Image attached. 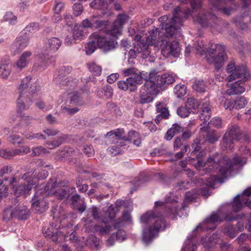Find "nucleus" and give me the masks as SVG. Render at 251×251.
<instances>
[{
  "label": "nucleus",
  "mask_w": 251,
  "mask_h": 251,
  "mask_svg": "<svg viewBox=\"0 0 251 251\" xmlns=\"http://www.w3.org/2000/svg\"><path fill=\"white\" fill-rule=\"evenodd\" d=\"M29 37L25 33H21V35L17 37L15 42L12 45V48L18 51L24 50L29 43Z\"/></svg>",
  "instance_id": "nucleus-22"
},
{
  "label": "nucleus",
  "mask_w": 251,
  "mask_h": 251,
  "mask_svg": "<svg viewBox=\"0 0 251 251\" xmlns=\"http://www.w3.org/2000/svg\"><path fill=\"white\" fill-rule=\"evenodd\" d=\"M156 111L159 113L158 114L155 119L156 124L159 123L162 119H167L169 118L170 114L168 109L164 106L160 102H158L156 104Z\"/></svg>",
  "instance_id": "nucleus-27"
},
{
  "label": "nucleus",
  "mask_w": 251,
  "mask_h": 251,
  "mask_svg": "<svg viewBox=\"0 0 251 251\" xmlns=\"http://www.w3.org/2000/svg\"><path fill=\"white\" fill-rule=\"evenodd\" d=\"M234 104L235 109H240L245 107L247 104V101L244 97L240 96L237 97L234 100Z\"/></svg>",
  "instance_id": "nucleus-47"
},
{
  "label": "nucleus",
  "mask_w": 251,
  "mask_h": 251,
  "mask_svg": "<svg viewBox=\"0 0 251 251\" xmlns=\"http://www.w3.org/2000/svg\"><path fill=\"white\" fill-rule=\"evenodd\" d=\"M128 19V16L126 14H119L117 19L114 21L116 24L119 25L123 28L124 25Z\"/></svg>",
  "instance_id": "nucleus-58"
},
{
  "label": "nucleus",
  "mask_w": 251,
  "mask_h": 251,
  "mask_svg": "<svg viewBox=\"0 0 251 251\" xmlns=\"http://www.w3.org/2000/svg\"><path fill=\"white\" fill-rule=\"evenodd\" d=\"M138 69L135 68H128L123 70V73L125 76H128L125 80L119 81L118 83V86L119 89L124 91L129 90L133 92V87L129 85L128 80L130 78H134L136 77Z\"/></svg>",
  "instance_id": "nucleus-14"
},
{
  "label": "nucleus",
  "mask_w": 251,
  "mask_h": 251,
  "mask_svg": "<svg viewBox=\"0 0 251 251\" xmlns=\"http://www.w3.org/2000/svg\"><path fill=\"white\" fill-rule=\"evenodd\" d=\"M240 195H238L234 199V201L232 203V207L234 211L236 212L239 211L243 206V203L240 198Z\"/></svg>",
  "instance_id": "nucleus-51"
},
{
  "label": "nucleus",
  "mask_w": 251,
  "mask_h": 251,
  "mask_svg": "<svg viewBox=\"0 0 251 251\" xmlns=\"http://www.w3.org/2000/svg\"><path fill=\"white\" fill-rule=\"evenodd\" d=\"M246 163V159L244 157L241 158L238 155H235L231 160L227 156L215 153L209 155L203 164L200 161H198L197 164L199 167L203 166L207 173L214 172L218 173L217 175H213L206 179L207 186L216 188L218 185L223 183L228 175L231 174L234 165L242 166Z\"/></svg>",
  "instance_id": "nucleus-1"
},
{
  "label": "nucleus",
  "mask_w": 251,
  "mask_h": 251,
  "mask_svg": "<svg viewBox=\"0 0 251 251\" xmlns=\"http://www.w3.org/2000/svg\"><path fill=\"white\" fill-rule=\"evenodd\" d=\"M72 205L74 209L82 213L86 210V204L84 199L81 198L79 195L75 194L72 196L70 199Z\"/></svg>",
  "instance_id": "nucleus-24"
},
{
  "label": "nucleus",
  "mask_w": 251,
  "mask_h": 251,
  "mask_svg": "<svg viewBox=\"0 0 251 251\" xmlns=\"http://www.w3.org/2000/svg\"><path fill=\"white\" fill-rule=\"evenodd\" d=\"M122 28L120 25L114 22L110 28L107 27L105 34L116 40V39L122 34Z\"/></svg>",
  "instance_id": "nucleus-29"
},
{
  "label": "nucleus",
  "mask_w": 251,
  "mask_h": 251,
  "mask_svg": "<svg viewBox=\"0 0 251 251\" xmlns=\"http://www.w3.org/2000/svg\"><path fill=\"white\" fill-rule=\"evenodd\" d=\"M95 41L97 42L98 48L104 52H108L115 49L118 46V43L113 38H109L105 34L99 32L94 33Z\"/></svg>",
  "instance_id": "nucleus-11"
},
{
  "label": "nucleus",
  "mask_w": 251,
  "mask_h": 251,
  "mask_svg": "<svg viewBox=\"0 0 251 251\" xmlns=\"http://www.w3.org/2000/svg\"><path fill=\"white\" fill-rule=\"evenodd\" d=\"M233 21L236 25H241L244 22L251 23V11H245L241 16L234 18Z\"/></svg>",
  "instance_id": "nucleus-35"
},
{
  "label": "nucleus",
  "mask_w": 251,
  "mask_h": 251,
  "mask_svg": "<svg viewBox=\"0 0 251 251\" xmlns=\"http://www.w3.org/2000/svg\"><path fill=\"white\" fill-rule=\"evenodd\" d=\"M193 89L198 93H203L205 91L206 85L202 80H196L192 85Z\"/></svg>",
  "instance_id": "nucleus-44"
},
{
  "label": "nucleus",
  "mask_w": 251,
  "mask_h": 251,
  "mask_svg": "<svg viewBox=\"0 0 251 251\" xmlns=\"http://www.w3.org/2000/svg\"><path fill=\"white\" fill-rule=\"evenodd\" d=\"M54 81L57 85L60 86L66 87V89L69 91L74 90L77 84V80L73 79L72 78H66L65 76H62L57 75L56 76L54 77Z\"/></svg>",
  "instance_id": "nucleus-20"
},
{
  "label": "nucleus",
  "mask_w": 251,
  "mask_h": 251,
  "mask_svg": "<svg viewBox=\"0 0 251 251\" xmlns=\"http://www.w3.org/2000/svg\"><path fill=\"white\" fill-rule=\"evenodd\" d=\"M87 66L89 71L93 75L100 76L101 75L102 68L100 66L98 65L94 62H91L87 64Z\"/></svg>",
  "instance_id": "nucleus-38"
},
{
  "label": "nucleus",
  "mask_w": 251,
  "mask_h": 251,
  "mask_svg": "<svg viewBox=\"0 0 251 251\" xmlns=\"http://www.w3.org/2000/svg\"><path fill=\"white\" fill-rule=\"evenodd\" d=\"M100 240L99 238L95 235H91L87 239L86 241V245L89 246L91 248L99 249L100 246Z\"/></svg>",
  "instance_id": "nucleus-39"
},
{
  "label": "nucleus",
  "mask_w": 251,
  "mask_h": 251,
  "mask_svg": "<svg viewBox=\"0 0 251 251\" xmlns=\"http://www.w3.org/2000/svg\"><path fill=\"white\" fill-rule=\"evenodd\" d=\"M226 72L230 74L227 77L228 82L239 79L238 81H247L250 77V74L244 66H235L234 63L231 62L226 66Z\"/></svg>",
  "instance_id": "nucleus-8"
},
{
  "label": "nucleus",
  "mask_w": 251,
  "mask_h": 251,
  "mask_svg": "<svg viewBox=\"0 0 251 251\" xmlns=\"http://www.w3.org/2000/svg\"><path fill=\"white\" fill-rule=\"evenodd\" d=\"M31 202L32 207L36 213H43L48 208L47 200L43 196H39L37 193L32 199Z\"/></svg>",
  "instance_id": "nucleus-17"
},
{
  "label": "nucleus",
  "mask_w": 251,
  "mask_h": 251,
  "mask_svg": "<svg viewBox=\"0 0 251 251\" xmlns=\"http://www.w3.org/2000/svg\"><path fill=\"white\" fill-rule=\"evenodd\" d=\"M208 14H199L197 17V22L202 26H206L208 25L209 19Z\"/></svg>",
  "instance_id": "nucleus-48"
},
{
  "label": "nucleus",
  "mask_w": 251,
  "mask_h": 251,
  "mask_svg": "<svg viewBox=\"0 0 251 251\" xmlns=\"http://www.w3.org/2000/svg\"><path fill=\"white\" fill-rule=\"evenodd\" d=\"M32 53L30 51L24 52L20 56L19 59L16 62L17 68L21 70L26 67L28 63V58L31 56Z\"/></svg>",
  "instance_id": "nucleus-31"
},
{
  "label": "nucleus",
  "mask_w": 251,
  "mask_h": 251,
  "mask_svg": "<svg viewBox=\"0 0 251 251\" xmlns=\"http://www.w3.org/2000/svg\"><path fill=\"white\" fill-rule=\"evenodd\" d=\"M15 218L20 220H25L30 216V213L27 207L24 205L14 208Z\"/></svg>",
  "instance_id": "nucleus-28"
},
{
  "label": "nucleus",
  "mask_w": 251,
  "mask_h": 251,
  "mask_svg": "<svg viewBox=\"0 0 251 251\" xmlns=\"http://www.w3.org/2000/svg\"><path fill=\"white\" fill-rule=\"evenodd\" d=\"M223 220L221 218L220 210L213 212L211 214L207 217L201 224H200L195 228V230L200 229L202 230H214L217 224L222 222Z\"/></svg>",
  "instance_id": "nucleus-13"
},
{
  "label": "nucleus",
  "mask_w": 251,
  "mask_h": 251,
  "mask_svg": "<svg viewBox=\"0 0 251 251\" xmlns=\"http://www.w3.org/2000/svg\"><path fill=\"white\" fill-rule=\"evenodd\" d=\"M222 231L225 235L228 236L230 238H234L238 234L237 229L231 224L225 225L222 228Z\"/></svg>",
  "instance_id": "nucleus-37"
},
{
  "label": "nucleus",
  "mask_w": 251,
  "mask_h": 251,
  "mask_svg": "<svg viewBox=\"0 0 251 251\" xmlns=\"http://www.w3.org/2000/svg\"><path fill=\"white\" fill-rule=\"evenodd\" d=\"M62 45V41L57 37H51L45 41L43 50L46 54L53 53L57 51Z\"/></svg>",
  "instance_id": "nucleus-19"
},
{
  "label": "nucleus",
  "mask_w": 251,
  "mask_h": 251,
  "mask_svg": "<svg viewBox=\"0 0 251 251\" xmlns=\"http://www.w3.org/2000/svg\"><path fill=\"white\" fill-rule=\"evenodd\" d=\"M72 36L76 39H82L83 36V31L80 27H75L74 29Z\"/></svg>",
  "instance_id": "nucleus-62"
},
{
  "label": "nucleus",
  "mask_w": 251,
  "mask_h": 251,
  "mask_svg": "<svg viewBox=\"0 0 251 251\" xmlns=\"http://www.w3.org/2000/svg\"><path fill=\"white\" fill-rule=\"evenodd\" d=\"M157 47H160L162 54L166 57L170 55L177 57L180 53L179 43L176 41L170 42L164 38H162L160 44L157 45Z\"/></svg>",
  "instance_id": "nucleus-10"
},
{
  "label": "nucleus",
  "mask_w": 251,
  "mask_h": 251,
  "mask_svg": "<svg viewBox=\"0 0 251 251\" xmlns=\"http://www.w3.org/2000/svg\"><path fill=\"white\" fill-rule=\"evenodd\" d=\"M95 37L94 33L90 36L91 41L89 42L85 47V51L87 55L93 53L98 47L97 42L95 41Z\"/></svg>",
  "instance_id": "nucleus-36"
},
{
  "label": "nucleus",
  "mask_w": 251,
  "mask_h": 251,
  "mask_svg": "<svg viewBox=\"0 0 251 251\" xmlns=\"http://www.w3.org/2000/svg\"><path fill=\"white\" fill-rule=\"evenodd\" d=\"M13 218H15L14 208L12 209L11 207L6 208L3 212L2 220L8 222Z\"/></svg>",
  "instance_id": "nucleus-45"
},
{
  "label": "nucleus",
  "mask_w": 251,
  "mask_h": 251,
  "mask_svg": "<svg viewBox=\"0 0 251 251\" xmlns=\"http://www.w3.org/2000/svg\"><path fill=\"white\" fill-rule=\"evenodd\" d=\"M85 104L84 100L80 93L74 92L66 100L65 105L61 106V110L67 114L72 115L78 111V106H82Z\"/></svg>",
  "instance_id": "nucleus-9"
},
{
  "label": "nucleus",
  "mask_w": 251,
  "mask_h": 251,
  "mask_svg": "<svg viewBox=\"0 0 251 251\" xmlns=\"http://www.w3.org/2000/svg\"><path fill=\"white\" fill-rule=\"evenodd\" d=\"M101 92L107 99H110L113 96V90L111 86L106 85L103 87Z\"/></svg>",
  "instance_id": "nucleus-61"
},
{
  "label": "nucleus",
  "mask_w": 251,
  "mask_h": 251,
  "mask_svg": "<svg viewBox=\"0 0 251 251\" xmlns=\"http://www.w3.org/2000/svg\"><path fill=\"white\" fill-rule=\"evenodd\" d=\"M153 85L156 88V92L154 93H151V95L156 96L158 94L160 90L163 91L166 89L168 87L172 84L175 81V77L170 74L165 73L159 75L157 72L155 79H154Z\"/></svg>",
  "instance_id": "nucleus-12"
},
{
  "label": "nucleus",
  "mask_w": 251,
  "mask_h": 251,
  "mask_svg": "<svg viewBox=\"0 0 251 251\" xmlns=\"http://www.w3.org/2000/svg\"><path fill=\"white\" fill-rule=\"evenodd\" d=\"M156 74H157V71L154 69L151 70L149 73L143 71H139L138 70L136 77L128 80H129V84L133 87V92H135L137 90V85L142 84L143 80H144L146 82L143 87L147 93L150 95L151 93H154L156 90L153 85Z\"/></svg>",
  "instance_id": "nucleus-5"
},
{
  "label": "nucleus",
  "mask_w": 251,
  "mask_h": 251,
  "mask_svg": "<svg viewBox=\"0 0 251 251\" xmlns=\"http://www.w3.org/2000/svg\"><path fill=\"white\" fill-rule=\"evenodd\" d=\"M106 107L108 110L112 113L116 115H119L121 113L119 107H118L117 105L114 103L107 102L106 104Z\"/></svg>",
  "instance_id": "nucleus-55"
},
{
  "label": "nucleus",
  "mask_w": 251,
  "mask_h": 251,
  "mask_svg": "<svg viewBox=\"0 0 251 251\" xmlns=\"http://www.w3.org/2000/svg\"><path fill=\"white\" fill-rule=\"evenodd\" d=\"M17 154L16 149L12 150H3L0 151V156L6 159H10Z\"/></svg>",
  "instance_id": "nucleus-49"
},
{
  "label": "nucleus",
  "mask_w": 251,
  "mask_h": 251,
  "mask_svg": "<svg viewBox=\"0 0 251 251\" xmlns=\"http://www.w3.org/2000/svg\"><path fill=\"white\" fill-rule=\"evenodd\" d=\"M73 8L74 14L76 16L80 15L83 11L82 5L80 3H75L74 4Z\"/></svg>",
  "instance_id": "nucleus-64"
},
{
  "label": "nucleus",
  "mask_w": 251,
  "mask_h": 251,
  "mask_svg": "<svg viewBox=\"0 0 251 251\" xmlns=\"http://www.w3.org/2000/svg\"><path fill=\"white\" fill-rule=\"evenodd\" d=\"M88 215H92L93 218L95 220H99L100 219V214L98 208L96 206H92L88 209L87 211Z\"/></svg>",
  "instance_id": "nucleus-52"
},
{
  "label": "nucleus",
  "mask_w": 251,
  "mask_h": 251,
  "mask_svg": "<svg viewBox=\"0 0 251 251\" xmlns=\"http://www.w3.org/2000/svg\"><path fill=\"white\" fill-rule=\"evenodd\" d=\"M197 246L190 239H188L182 251H196Z\"/></svg>",
  "instance_id": "nucleus-56"
},
{
  "label": "nucleus",
  "mask_w": 251,
  "mask_h": 251,
  "mask_svg": "<svg viewBox=\"0 0 251 251\" xmlns=\"http://www.w3.org/2000/svg\"><path fill=\"white\" fill-rule=\"evenodd\" d=\"M109 2H112L114 0H108ZM90 6L94 9H99L106 8L107 3L106 0H93Z\"/></svg>",
  "instance_id": "nucleus-41"
},
{
  "label": "nucleus",
  "mask_w": 251,
  "mask_h": 251,
  "mask_svg": "<svg viewBox=\"0 0 251 251\" xmlns=\"http://www.w3.org/2000/svg\"><path fill=\"white\" fill-rule=\"evenodd\" d=\"M196 50L199 51L201 54H202L206 50L205 44L203 41H198L194 45Z\"/></svg>",
  "instance_id": "nucleus-63"
},
{
  "label": "nucleus",
  "mask_w": 251,
  "mask_h": 251,
  "mask_svg": "<svg viewBox=\"0 0 251 251\" xmlns=\"http://www.w3.org/2000/svg\"><path fill=\"white\" fill-rule=\"evenodd\" d=\"M211 117V108L208 101L202 103L201 105V110L200 118L202 123L201 124L200 130L206 131L209 126V120Z\"/></svg>",
  "instance_id": "nucleus-16"
},
{
  "label": "nucleus",
  "mask_w": 251,
  "mask_h": 251,
  "mask_svg": "<svg viewBox=\"0 0 251 251\" xmlns=\"http://www.w3.org/2000/svg\"><path fill=\"white\" fill-rule=\"evenodd\" d=\"M37 85L31 76L22 79L19 87V96L17 100L18 109L21 111L27 110L32 104L33 94L37 91Z\"/></svg>",
  "instance_id": "nucleus-2"
},
{
  "label": "nucleus",
  "mask_w": 251,
  "mask_h": 251,
  "mask_svg": "<svg viewBox=\"0 0 251 251\" xmlns=\"http://www.w3.org/2000/svg\"><path fill=\"white\" fill-rule=\"evenodd\" d=\"M68 138V136L65 134L62 135L59 137L54 138L52 141H47L46 142V145L48 146V148L52 150L58 147Z\"/></svg>",
  "instance_id": "nucleus-33"
},
{
  "label": "nucleus",
  "mask_w": 251,
  "mask_h": 251,
  "mask_svg": "<svg viewBox=\"0 0 251 251\" xmlns=\"http://www.w3.org/2000/svg\"><path fill=\"white\" fill-rule=\"evenodd\" d=\"M124 132L120 129H117L116 130H112L107 133L105 136H109L115 134V136L117 138H122L123 139L131 142L134 140L139 138L140 136L139 133L135 131H131L128 132L127 137L123 136Z\"/></svg>",
  "instance_id": "nucleus-21"
},
{
  "label": "nucleus",
  "mask_w": 251,
  "mask_h": 251,
  "mask_svg": "<svg viewBox=\"0 0 251 251\" xmlns=\"http://www.w3.org/2000/svg\"><path fill=\"white\" fill-rule=\"evenodd\" d=\"M120 223H116L114 224L113 228L118 230L116 233H114L115 234L114 238L116 240L123 241L125 239L126 232L124 230L120 229Z\"/></svg>",
  "instance_id": "nucleus-42"
},
{
  "label": "nucleus",
  "mask_w": 251,
  "mask_h": 251,
  "mask_svg": "<svg viewBox=\"0 0 251 251\" xmlns=\"http://www.w3.org/2000/svg\"><path fill=\"white\" fill-rule=\"evenodd\" d=\"M208 18L209 23L208 26L218 28V26H220L224 24V23L214 14L208 13Z\"/></svg>",
  "instance_id": "nucleus-40"
},
{
  "label": "nucleus",
  "mask_w": 251,
  "mask_h": 251,
  "mask_svg": "<svg viewBox=\"0 0 251 251\" xmlns=\"http://www.w3.org/2000/svg\"><path fill=\"white\" fill-rule=\"evenodd\" d=\"M17 181L16 177H13L9 180L8 183L13 186L14 189V193L18 197L24 196L25 197L31 190L32 187L35 183L33 181H27V183L22 184L15 186L14 183Z\"/></svg>",
  "instance_id": "nucleus-15"
},
{
  "label": "nucleus",
  "mask_w": 251,
  "mask_h": 251,
  "mask_svg": "<svg viewBox=\"0 0 251 251\" xmlns=\"http://www.w3.org/2000/svg\"><path fill=\"white\" fill-rule=\"evenodd\" d=\"M140 221L146 224L153 222V226H150L149 228V236L146 235L145 230L143 231V240L146 243L150 242L158 231L164 230L166 227V222L162 213H156V211L147 212L141 217Z\"/></svg>",
  "instance_id": "nucleus-3"
},
{
  "label": "nucleus",
  "mask_w": 251,
  "mask_h": 251,
  "mask_svg": "<svg viewBox=\"0 0 251 251\" xmlns=\"http://www.w3.org/2000/svg\"><path fill=\"white\" fill-rule=\"evenodd\" d=\"M39 25L37 23H33L29 24L24 29L25 32H22V33H25L26 34L27 32L29 33H34L39 29Z\"/></svg>",
  "instance_id": "nucleus-53"
},
{
  "label": "nucleus",
  "mask_w": 251,
  "mask_h": 251,
  "mask_svg": "<svg viewBox=\"0 0 251 251\" xmlns=\"http://www.w3.org/2000/svg\"><path fill=\"white\" fill-rule=\"evenodd\" d=\"M69 185V181L65 180H60L55 176L51 177L45 186V190L47 191H51L56 187H66Z\"/></svg>",
  "instance_id": "nucleus-25"
},
{
  "label": "nucleus",
  "mask_w": 251,
  "mask_h": 251,
  "mask_svg": "<svg viewBox=\"0 0 251 251\" xmlns=\"http://www.w3.org/2000/svg\"><path fill=\"white\" fill-rule=\"evenodd\" d=\"M236 79L237 81L234 83L230 84V86L226 90V93L227 95L229 96L239 95L245 92V88L243 86L240 85L245 81H238L239 79Z\"/></svg>",
  "instance_id": "nucleus-26"
},
{
  "label": "nucleus",
  "mask_w": 251,
  "mask_h": 251,
  "mask_svg": "<svg viewBox=\"0 0 251 251\" xmlns=\"http://www.w3.org/2000/svg\"><path fill=\"white\" fill-rule=\"evenodd\" d=\"M242 132L239 126L236 124L230 126L223 137L221 146L226 151L231 150L233 147L234 140L240 141Z\"/></svg>",
  "instance_id": "nucleus-7"
},
{
  "label": "nucleus",
  "mask_w": 251,
  "mask_h": 251,
  "mask_svg": "<svg viewBox=\"0 0 251 251\" xmlns=\"http://www.w3.org/2000/svg\"><path fill=\"white\" fill-rule=\"evenodd\" d=\"M183 131V127L180 124H174L172 127L168 129L164 138L167 141H170L176 134L180 133Z\"/></svg>",
  "instance_id": "nucleus-30"
},
{
  "label": "nucleus",
  "mask_w": 251,
  "mask_h": 251,
  "mask_svg": "<svg viewBox=\"0 0 251 251\" xmlns=\"http://www.w3.org/2000/svg\"><path fill=\"white\" fill-rule=\"evenodd\" d=\"M192 11L189 8L182 10L179 6L176 7L174 11L173 17L168 23H163L165 26L166 37H172L182 25L184 19L191 14Z\"/></svg>",
  "instance_id": "nucleus-4"
},
{
  "label": "nucleus",
  "mask_w": 251,
  "mask_h": 251,
  "mask_svg": "<svg viewBox=\"0 0 251 251\" xmlns=\"http://www.w3.org/2000/svg\"><path fill=\"white\" fill-rule=\"evenodd\" d=\"M108 25V22L107 21H102L100 20L93 28L99 29L101 31H104L105 33Z\"/></svg>",
  "instance_id": "nucleus-57"
},
{
  "label": "nucleus",
  "mask_w": 251,
  "mask_h": 251,
  "mask_svg": "<svg viewBox=\"0 0 251 251\" xmlns=\"http://www.w3.org/2000/svg\"><path fill=\"white\" fill-rule=\"evenodd\" d=\"M32 151L31 154L32 156H39L42 153H45L47 152V149L42 146H38L32 148Z\"/></svg>",
  "instance_id": "nucleus-60"
},
{
  "label": "nucleus",
  "mask_w": 251,
  "mask_h": 251,
  "mask_svg": "<svg viewBox=\"0 0 251 251\" xmlns=\"http://www.w3.org/2000/svg\"><path fill=\"white\" fill-rule=\"evenodd\" d=\"M230 40L232 42L234 47L240 53L244 54L251 51V44L248 43H245L243 40L239 39L234 32L230 33Z\"/></svg>",
  "instance_id": "nucleus-18"
},
{
  "label": "nucleus",
  "mask_w": 251,
  "mask_h": 251,
  "mask_svg": "<svg viewBox=\"0 0 251 251\" xmlns=\"http://www.w3.org/2000/svg\"><path fill=\"white\" fill-rule=\"evenodd\" d=\"M191 113L186 105L185 107H179L177 110V114L181 118L188 116Z\"/></svg>",
  "instance_id": "nucleus-59"
},
{
  "label": "nucleus",
  "mask_w": 251,
  "mask_h": 251,
  "mask_svg": "<svg viewBox=\"0 0 251 251\" xmlns=\"http://www.w3.org/2000/svg\"><path fill=\"white\" fill-rule=\"evenodd\" d=\"M112 227L107 223L104 225H98L94 226L95 230L101 235L108 233L111 229Z\"/></svg>",
  "instance_id": "nucleus-43"
},
{
  "label": "nucleus",
  "mask_w": 251,
  "mask_h": 251,
  "mask_svg": "<svg viewBox=\"0 0 251 251\" xmlns=\"http://www.w3.org/2000/svg\"><path fill=\"white\" fill-rule=\"evenodd\" d=\"M185 105L191 112L194 113L193 110H197L199 106L198 102L194 98H188L186 102Z\"/></svg>",
  "instance_id": "nucleus-46"
},
{
  "label": "nucleus",
  "mask_w": 251,
  "mask_h": 251,
  "mask_svg": "<svg viewBox=\"0 0 251 251\" xmlns=\"http://www.w3.org/2000/svg\"><path fill=\"white\" fill-rule=\"evenodd\" d=\"M201 131L205 132V134H203V136L205 138V141H207L210 144H214L218 141L219 137L214 130H209L208 126L206 131Z\"/></svg>",
  "instance_id": "nucleus-34"
},
{
  "label": "nucleus",
  "mask_w": 251,
  "mask_h": 251,
  "mask_svg": "<svg viewBox=\"0 0 251 251\" xmlns=\"http://www.w3.org/2000/svg\"><path fill=\"white\" fill-rule=\"evenodd\" d=\"M174 91L178 97H181L186 93V88L183 85H176L174 88Z\"/></svg>",
  "instance_id": "nucleus-54"
},
{
  "label": "nucleus",
  "mask_w": 251,
  "mask_h": 251,
  "mask_svg": "<svg viewBox=\"0 0 251 251\" xmlns=\"http://www.w3.org/2000/svg\"><path fill=\"white\" fill-rule=\"evenodd\" d=\"M53 195L59 200H63L68 197L67 191L63 188L57 189L53 193Z\"/></svg>",
  "instance_id": "nucleus-50"
},
{
  "label": "nucleus",
  "mask_w": 251,
  "mask_h": 251,
  "mask_svg": "<svg viewBox=\"0 0 251 251\" xmlns=\"http://www.w3.org/2000/svg\"><path fill=\"white\" fill-rule=\"evenodd\" d=\"M210 3L213 5L214 8L220 10L224 14L229 16L231 11L233 10L231 7H226L223 5V3L222 0H209Z\"/></svg>",
  "instance_id": "nucleus-32"
},
{
  "label": "nucleus",
  "mask_w": 251,
  "mask_h": 251,
  "mask_svg": "<svg viewBox=\"0 0 251 251\" xmlns=\"http://www.w3.org/2000/svg\"><path fill=\"white\" fill-rule=\"evenodd\" d=\"M210 44V47L206 51L209 56L207 57V60L209 63L214 64L216 70H219L223 66L225 61L227 59L225 46L211 43Z\"/></svg>",
  "instance_id": "nucleus-6"
},
{
  "label": "nucleus",
  "mask_w": 251,
  "mask_h": 251,
  "mask_svg": "<svg viewBox=\"0 0 251 251\" xmlns=\"http://www.w3.org/2000/svg\"><path fill=\"white\" fill-rule=\"evenodd\" d=\"M150 35L145 37V41L150 45H154L157 47L160 44V40L162 38V34L158 28H154L149 32Z\"/></svg>",
  "instance_id": "nucleus-23"
}]
</instances>
